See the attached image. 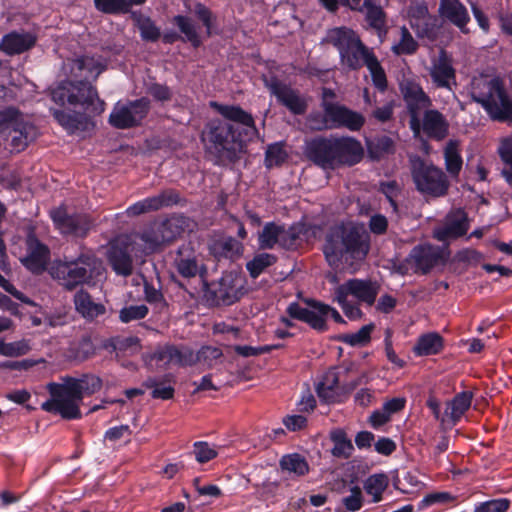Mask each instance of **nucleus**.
<instances>
[{
    "mask_svg": "<svg viewBox=\"0 0 512 512\" xmlns=\"http://www.w3.org/2000/svg\"><path fill=\"white\" fill-rule=\"evenodd\" d=\"M56 228L66 235L84 237L91 228V221L85 214H69L65 207H59L50 212Z\"/></svg>",
    "mask_w": 512,
    "mask_h": 512,
    "instance_id": "nucleus-17",
    "label": "nucleus"
},
{
    "mask_svg": "<svg viewBox=\"0 0 512 512\" xmlns=\"http://www.w3.org/2000/svg\"><path fill=\"white\" fill-rule=\"evenodd\" d=\"M388 477L384 474L371 475L364 483V489L368 495L372 496V502L381 501L383 492L388 487Z\"/></svg>",
    "mask_w": 512,
    "mask_h": 512,
    "instance_id": "nucleus-43",
    "label": "nucleus"
},
{
    "mask_svg": "<svg viewBox=\"0 0 512 512\" xmlns=\"http://www.w3.org/2000/svg\"><path fill=\"white\" fill-rule=\"evenodd\" d=\"M343 504L348 511L355 512L360 510L363 504L361 489L358 486H354L351 489V495L343 498Z\"/></svg>",
    "mask_w": 512,
    "mask_h": 512,
    "instance_id": "nucleus-60",
    "label": "nucleus"
},
{
    "mask_svg": "<svg viewBox=\"0 0 512 512\" xmlns=\"http://www.w3.org/2000/svg\"><path fill=\"white\" fill-rule=\"evenodd\" d=\"M331 439L334 443L332 449L334 456L348 458L352 454L354 447L343 430L338 429L333 431L331 433Z\"/></svg>",
    "mask_w": 512,
    "mask_h": 512,
    "instance_id": "nucleus-45",
    "label": "nucleus"
},
{
    "mask_svg": "<svg viewBox=\"0 0 512 512\" xmlns=\"http://www.w3.org/2000/svg\"><path fill=\"white\" fill-rule=\"evenodd\" d=\"M438 11L442 18L455 25L462 33H469L467 24L470 21V16L460 0H440Z\"/></svg>",
    "mask_w": 512,
    "mask_h": 512,
    "instance_id": "nucleus-28",
    "label": "nucleus"
},
{
    "mask_svg": "<svg viewBox=\"0 0 512 512\" xmlns=\"http://www.w3.org/2000/svg\"><path fill=\"white\" fill-rule=\"evenodd\" d=\"M36 38L29 32H10L0 41V50L8 55L21 54L35 45Z\"/></svg>",
    "mask_w": 512,
    "mask_h": 512,
    "instance_id": "nucleus-29",
    "label": "nucleus"
},
{
    "mask_svg": "<svg viewBox=\"0 0 512 512\" xmlns=\"http://www.w3.org/2000/svg\"><path fill=\"white\" fill-rule=\"evenodd\" d=\"M468 229L466 213L461 209H456L445 217L443 224L435 228L433 234L438 241L445 242L465 235Z\"/></svg>",
    "mask_w": 512,
    "mask_h": 512,
    "instance_id": "nucleus-22",
    "label": "nucleus"
},
{
    "mask_svg": "<svg viewBox=\"0 0 512 512\" xmlns=\"http://www.w3.org/2000/svg\"><path fill=\"white\" fill-rule=\"evenodd\" d=\"M339 381V372L335 369L328 370L316 388L319 398L327 403L338 401L339 397L345 392Z\"/></svg>",
    "mask_w": 512,
    "mask_h": 512,
    "instance_id": "nucleus-31",
    "label": "nucleus"
},
{
    "mask_svg": "<svg viewBox=\"0 0 512 512\" xmlns=\"http://www.w3.org/2000/svg\"><path fill=\"white\" fill-rule=\"evenodd\" d=\"M472 398L473 394L470 391H463L456 394L454 398L448 402L441 422L447 423L450 426L456 425L464 413L470 408Z\"/></svg>",
    "mask_w": 512,
    "mask_h": 512,
    "instance_id": "nucleus-32",
    "label": "nucleus"
},
{
    "mask_svg": "<svg viewBox=\"0 0 512 512\" xmlns=\"http://www.w3.org/2000/svg\"><path fill=\"white\" fill-rule=\"evenodd\" d=\"M277 261V257L269 253H260L247 262L246 269L252 278H257L264 270L272 266Z\"/></svg>",
    "mask_w": 512,
    "mask_h": 512,
    "instance_id": "nucleus-44",
    "label": "nucleus"
},
{
    "mask_svg": "<svg viewBox=\"0 0 512 512\" xmlns=\"http://www.w3.org/2000/svg\"><path fill=\"white\" fill-rule=\"evenodd\" d=\"M372 330L373 325H365L355 333L343 335L341 340L350 346H364L370 341Z\"/></svg>",
    "mask_w": 512,
    "mask_h": 512,
    "instance_id": "nucleus-49",
    "label": "nucleus"
},
{
    "mask_svg": "<svg viewBox=\"0 0 512 512\" xmlns=\"http://www.w3.org/2000/svg\"><path fill=\"white\" fill-rule=\"evenodd\" d=\"M497 152L505 167H512V137L502 138Z\"/></svg>",
    "mask_w": 512,
    "mask_h": 512,
    "instance_id": "nucleus-59",
    "label": "nucleus"
},
{
    "mask_svg": "<svg viewBox=\"0 0 512 512\" xmlns=\"http://www.w3.org/2000/svg\"><path fill=\"white\" fill-rule=\"evenodd\" d=\"M279 346H259V347H253L249 345H237L234 347V351L242 356V357H252V356H258L260 354L268 353L274 348H278Z\"/></svg>",
    "mask_w": 512,
    "mask_h": 512,
    "instance_id": "nucleus-58",
    "label": "nucleus"
},
{
    "mask_svg": "<svg viewBox=\"0 0 512 512\" xmlns=\"http://www.w3.org/2000/svg\"><path fill=\"white\" fill-rule=\"evenodd\" d=\"M370 249V236L361 224L348 222L335 225L325 236L323 253L328 264L353 266L363 261Z\"/></svg>",
    "mask_w": 512,
    "mask_h": 512,
    "instance_id": "nucleus-4",
    "label": "nucleus"
},
{
    "mask_svg": "<svg viewBox=\"0 0 512 512\" xmlns=\"http://www.w3.org/2000/svg\"><path fill=\"white\" fill-rule=\"evenodd\" d=\"M135 241L132 236L119 237L110 244L107 260L112 270L119 276L128 277L133 273L131 254L134 252Z\"/></svg>",
    "mask_w": 512,
    "mask_h": 512,
    "instance_id": "nucleus-14",
    "label": "nucleus"
},
{
    "mask_svg": "<svg viewBox=\"0 0 512 512\" xmlns=\"http://www.w3.org/2000/svg\"><path fill=\"white\" fill-rule=\"evenodd\" d=\"M0 128L11 129V147L17 152L24 150L37 135L35 126L24 121L21 113L14 107L0 110Z\"/></svg>",
    "mask_w": 512,
    "mask_h": 512,
    "instance_id": "nucleus-10",
    "label": "nucleus"
},
{
    "mask_svg": "<svg viewBox=\"0 0 512 512\" xmlns=\"http://www.w3.org/2000/svg\"><path fill=\"white\" fill-rule=\"evenodd\" d=\"M75 81L60 83L52 91V99L60 105L80 107L88 115H100L105 110V102L98 97L91 80L106 69V65L99 59L83 56L70 59L65 64Z\"/></svg>",
    "mask_w": 512,
    "mask_h": 512,
    "instance_id": "nucleus-2",
    "label": "nucleus"
},
{
    "mask_svg": "<svg viewBox=\"0 0 512 512\" xmlns=\"http://www.w3.org/2000/svg\"><path fill=\"white\" fill-rule=\"evenodd\" d=\"M428 8L423 3H413L408 9L409 23L413 26L417 22L429 16Z\"/></svg>",
    "mask_w": 512,
    "mask_h": 512,
    "instance_id": "nucleus-62",
    "label": "nucleus"
},
{
    "mask_svg": "<svg viewBox=\"0 0 512 512\" xmlns=\"http://www.w3.org/2000/svg\"><path fill=\"white\" fill-rule=\"evenodd\" d=\"M305 154L323 169H335L340 165H354L363 155L361 143L352 137H317L306 145Z\"/></svg>",
    "mask_w": 512,
    "mask_h": 512,
    "instance_id": "nucleus-6",
    "label": "nucleus"
},
{
    "mask_svg": "<svg viewBox=\"0 0 512 512\" xmlns=\"http://www.w3.org/2000/svg\"><path fill=\"white\" fill-rule=\"evenodd\" d=\"M146 387L151 388V395L155 399L168 400L174 395V388L159 383L156 379L150 378L145 382Z\"/></svg>",
    "mask_w": 512,
    "mask_h": 512,
    "instance_id": "nucleus-56",
    "label": "nucleus"
},
{
    "mask_svg": "<svg viewBox=\"0 0 512 512\" xmlns=\"http://www.w3.org/2000/svg\"><path fill=\"white\" fill-rule=\"evenodd\" d=\"M174 20L180 31L186 36L187 40L190 41L193 46H199L200 39L193 22L189 18L180 15L176 16Z\"/></svg>",
    "mask_w": 512,
    "mask_h": 512,
    "instance_id": "nucleus-52",
    "label": "nucleus"
},
{
    "mask_svg": "<svg viewBox=\"0 0 512 512\" xmlns=\"http://www.w3.org/2000/svg\"><path fill=\"white\" fill-rule=\"evenodd\" d=\"M411 28L419 38L435 40L438 34V20L435 16L429 15L425 19L417 22Z\"/></svg>",
    "mask_w": 512,
    "mask_h": 512,
    "instance_id": "nucleus-46",
    "label": "nucleus"
},
{
    "mask_svg": "<svg viewBox=\"0 0 512 512\" xmlns=\"http://www.w3.org/2000/svg\"><path fill=\"white\" fill-rule=\"evenodd\" d=\"M180 200L179 194L172 189L164 190L160 194L145 198L134 203L126 209L129 217L139 216L152 211H157L163 207L177 204Z\"/></svg>",
    "mask_w": 512,
    "mask_h": 512,
    "instance_id": "nucleus-24",
    "label": "nucleus"
},
{
    "mask_svg": "<svg viewBox=\"0 0 512 512\" xmlns=\"http://www.w3.org/2000/svg\"><path fill=\"white\" fill-rule=\"evenodd\" d=\"M307 304L308 306L305 307L299 303H291L287 308V313L290 317L309 324L317 331L327 330L325 312L329 310L328 305L315 300H310Z\"/></svg>",
    "mask_w": 512,
    "mask_h": 512,
    "instance_id": "nucleus-18",
    "label": "nucleus"
},
{
    "mask_svg": "<svg viewBox=\"0 0 512 512\" xmlns=\"http://www.w3.org/2000/svg\"><path fill=\"white\" fill-rule=\"evenodd\" d=\"M324 42L337 49L340 64L345 69L359 71L366 67L370 72L374 86L380 91L387 88L386 73L374 49L364 44L354 30L345 26L329 29Z\"/></svg>",
    "mask_w": 512,
    "mask_h": 512,
    "instance_id": "nucleus-3",
    "label": "nucleus"
},
{
    "mask_svg": "<svg viewBox=\"0 0 512 512\" xmlns=\"http://www.w3.org/2000/svg\"><path fill=\"white\" fill-rule=\"evenodd\" d=\"M441 260V251L432 245H418L408 255L406 261L415 265L416 271L428 273Z\"/></svg>",
    "mask_w": 512,
    "mask_h": 512,
    "instance_id": "nucleus-27",
    "label": "nucleus"
},
{
    "mask_svg": "<svg viewBox=\"0 0 512 512\" xmlns=\"http://www.w3.org/2000/svg\"><path fill=\"white\" fill-rule=\"evenodd\" d=\"M302 232V225L286 227L274 222H269L264 225L259 234V246L262 249H273L276 246L284 249H293L297 246Z\"/></svg>",
    "mask_w": 512,
    "mask_h": 512,
    "instance_id": "nucleus-12",
    "label": "nucleus"
},
{
    "mask_svg": "<svg viewBox=\"0 0 512 512\" xmlns=\"http://www.w3.org/2000/svg\"><path fill=\"white\" fill-rule=\"evenodd\" d=\"M454 500V496L448 492H435L426 495L421 501V507H428L434 504H446Z\"/></svg>",
    "mask_w": 512,
    "mask_h": 512,
    "instance_id": "nucleus-61",
    "label": "nucleus"
},
{
    "mask_svg": "<svg viewBox=\"0 0 512 512\" xmlns=\"http://www.w3.org/2000/svg\"><path fill=\"white\" fill-rule=\"evenodd\" d=\"M20 261L32 273L40 274L47 267L49 249L34 234H29L26 239V254Z\"/></svg>",
    "mask_w": 512,
    "mask_h": 512,
    "instance_id": "nucleus-21",
    "label": "nucleus"
},
{
    "mask_svg": "<svg viewBox=\"0 0 512 512\" xmlns=\"http://www.w3.org/2000/svg\"><path fill=\"white\" fill-rule=\"evenodd\" d=\"M147 93L158 101H168L171 99L172 93L166 85L152 83L147 87Z\"/></svg>",
    "mask_w": 512,
    "mask_h": 512,
    "instance_id": "nucleus-64",
    "label": "nucleus"
},
{
    "mask_svg": "<svg viewBox=\"0 0 512 512\" xmlns=\"http://www.w3.org/2000/svg\"><path fill=\"white\" fill-rule=\"evenodd\" d=\"M418 49V43L414 40L409 30L403 26L400 30V40L392 46L396 55H411Z\"/></svg>",
    "mask_w": 512,
    "mask_h": 512,
    "instance_id": "nucleus-47",
    "label": "nucleus"
},
{
    "mask_svg": "<svg viewBox=\"0 0 512 512\" xmlns=\"http://www.w3.org/2000/svg\"><path fill=\"white\" fill-rule=\"evenodd\" d=\"M98 10L104 13L128 12L129 3L126 0H94Z\"/></svg>",
    "mask_w": 512,
    "mask_h": 512,
    "instance_id": "nucleus-54",
    "label": "nucleus"
},
{
    "mask_svg": "<svg viewBox=\"0 0 512 512\" xmlns=\"http://www.w3.org/2000/svg\"><path fill=\"white\" fill-rule=\"evenodd\" d=\"M324 116L331 127L346 128L353 132L361 130L366 121L360 112L337 103H325Z\"/></svg>",
    "mask_w": 512,
    "mask_h": 512,
    "instance_id": "nucleus-16",
    "label": "nucleus"
},
{
    "mask_svg": "<svg viewBox=\"0 0 512 512\" xmlns=\"http://www.w3.org/2000/svg\"><path fill=\"white\" fill-rule=\"evenodd\" d=\"M30 350L27 341L21 340L12 343L0 341V354L8 357H18L25 355Z\"/></svg>",
    "mask_w": 512,
    "mask_h": 512,
    "instance_id": "nucleus-53",
    "label": "nucleus"
},
{
    "mask_svg": "<svg viewBox=\"0 0 512 512\" xmlns=\"http://www.w3.org/2000/svg\"><path fill=\"white\" fill-rule=\"evenodd\" d=\"M147 314L148 307L146 305H130L123 307L119 311V319L123 323H129L131 321L143 319Z\"/></svg>",
    "mask_w": 512,
    "mask_h": 512,
    "instance_id": "nucleus-51",
    "label": "nucleus"
},
{
    "mask_svg": "<svg viewBox=\"0 0 512 512\" xmlns=\"http://www.w3.org/2000/svg\"><path fill=\"white\" fill-rule=\"evenodd\" d=\"M101 387L102 380L91 374H85L80 378L67 377L62 383H49L47 390L50 398L41 404V408L64 419H79L83 398L96 393Z\"/></svg>",
    "mask_w": 512,
    "mask_h": 512,
    "instance_id": "nucleus-5",
    "label": "nucleus"
},
{
    "mask_svg": "<svg viewBox=\"0 0 512 512\" xmlns=\"http://www.w3.org/2000/svg\"><path fill=\"white\" fill-rule=\"evenodd\" d=\"M411 175L416 189L432 197L445 196L449 189V181L444 171L419 156L410 158Z\"/></svg>",
    "mask_w": 512,
    "mask_h": 512,
    "instance_id": "nucleus-9",
    "label": "nucleus"
},
{
    "mask_svg": "<svg viewBox=\"0 0 512 512\" xmlns=\"http://www.w3.org/2000/svg\"><path fill=\"white\" fill-rule=\"evenodd\" d=\"M74 304L77 312L87 320H94L106 312L105 306L95 302L91 295L84 290H80L74 295Z\"/></svg>",
    "mask_w": 512,
    "mask_h": 512,
    "instance_id": "nucleus-33",
    "label": "nucleus"
},
{
    "mask_svg": "<svg viewBox=\"0 0 512 512\" xmlns=\"http://www.w3.org/2000/svg\"><path fill=\"white\" fill-rule=\"evenodd\" d=\"M132 240L135 241V244H137L138 240L143 242L145 244L144 251L146 253L152 252L166 243L158 222H154L143 233L133 236Z\"/></svg>",
    "mask_w": 512,
    "mask_h": 512,
    "instance_id": "nucleus-40",
    "label": "nucleus"
},
{
    "mask_svg": "<svg viewBox=\"0 0 512 512\" xmlns=\"http://www.w3.org/2000/svg\"><path fill=\"white\" fill-rule=\"evenodd\" d=\"M510 507V501L506 498L494 499L481 503L475 512H506Z\"/></svg>",
    "mask_w": 512,
    "mask_h": 512,
    "instance_id": "nucleus-57",
    "label": "nucleus"
},
{
    "mask_svg": "<svg viewBox=\"0 0 512 512\" xmlns=\"http://www.w3.org/2000/svg\"><path fill=\"white\" fill-rule=\"evenodd\" d=\"M151 360L156 361L159 366L174 365H192L195 363V354L186 347L178 348L172 345L159 347L151 356Z\"/></svg>",
    "mask_w": 512,
    "mask_h": 512,
    "instance_id": "nucleus-26",
    "label": "nucleus"
},
{
    "mask_svg": "<svg viewBox=\"0 0 512 512\" xmlns=\"http://www.w3.org/2000/svg\"><path fill=\"white\" fill-rule=\"evenodd\" d=\"M150 110V100L146 97L133 101L117 102L109 115V123L117 129L139 126Z\"/></svg>",
    "mask_w": 512,
    "mask_h": 512,
    "instance_id": "nucleus-11",
    "label": "nucleus"
},
{
    "mask_svg": "<svg viewBox=\"0 0 512 512\" xmlns=\"http://www.w3.org/2000/svg\"><path fill=\"white\" fill-rule=\"evenodd\" d=\"M102 272V261L91 252L82 253L75 260L57 263L50 270L51 276L68 290L99 277Z\"/></svg>",
    "mask_w": 512,
    "mask_h": 512,
    "instance_id": "nucleus-8",
    "label": "nucleus"
},
{
    "mask_svg": "<svg viewBox=\"0 0 512 512\" xmlns=\"http://www.w3.org/2000/svg\"><path fill=\"white\" fill-rule=\"evenodd\" d=\"M137 27L144 40L156 41L160 37V31L152 20L143 15H134Z\"/></svg>",
    "mask_w": 512,
    "mask_h": 512,
    "instance_id": "nucleus-48",
    "label": "nucleus"
},
{
    "mask_svg": "<svg viewBox=\"0 0 512 512\" xmlns=\"http://www.w3.org/2000/svg\"><path fill=\"white\" fill-rule=\"evenodd\" d=\"M415 135L422 131L428 138L435 141L444 140L449 134V122L437 109H428L419 116V124L411 128Z\"/></svg>",
    "mask_w": 512,
    "mask_h": 512,
    "instance_id": "nucleus-19",
    "label": "nucleus"
},
{
    "mask_svg": "<svg viewBox=\"0 0 512 512\" xmlns=\"http://www.w3.org/2000/svg\"><path fill=\"white\" fill-rule=\"evenodd\" d=\"M53 116L58 123L69 132L86 130L90 124L89 118L86 114L54 110Z\"/></svg>",
    "mask_w": 512,
    "mask_h": 512,
    "instance_id": "nucleus-34",
    "label": "nucleus"
},
{
    "mask_svg": "<svg viewBox=\"0 0 512 512\" xmlns=\"http://www.w3.org/2000/svg\"><path fill=\"white\" fill-rule=\"evenodd\" d=\"M210 250L218 258L234 259L242 254L243 246L233 237H223L215 240L211 244Z\"/></svg>",
    "mask_w": 512,
    "mask_h": 512,
    "instance_id": "nucleus-35",
    "label": "nucleus"
},
{
    "mask_svg": "<svg viewBox=\"0 0 512 512\" xmlns=\"http://www.w3.org/2000/svg\"><path fill=\"white\" fill-rule=\"evenodd\" d=\"M211 106L225 119H213L208 122L203 133L207 150L221 163L234 162L244 143L251 141L258 134L254 119L239 106L221 105L216 102H211Z\"/></svg>",
    "mask_w": 512,
    "mask_h": 512,
    "instance_id": "nucleus-1",
    "label": "nucleus"
},
{
    "mask_svg": "<svg viewBox=\"0 0 512 512\" xmlns=\"http://www.w3.org/2000/svg\"><path fill=\"white\" fill-rule=\"evenodd\" d=\"M174 263L178 273L185 278L195 277L200 271L197 255L191 244L179 247Z\"/></svg>",
    "mask_w": 512,
    "mask_h": 512,
    "instance_id": "nucleus-30",
    "label": "nucleus"
},
{
    "mask_svg": "<svg viewBox=\"0 0 512 512\" xmlns=\"http://www.w3.org/2000/svg\"><path fill=\"white\" fill-rule=\"evenodd\" d=\"M379 291V285L370 280L350 279L339 285L334 292L336 297L343 299L349 295L356 298L359 302L369 306L373 305Z\"/></svg>",
    "mask_w": 512,
    "mask_h": 512,
    "instance_id": "nucleus-20",
    "label": "nucleus"
},
{
    "mask_svg": "<svg viewBox=\"0 0 512 512\" xmlns=\"http://www.w3.org/2000/svg\"><path fill=\"white\" fill-rule=\"evenodd\" d=\"M265 84L278 101L292 113L300 115L306 111L307 105L304 99L295 90L283 84L277 78L265 79Z\"/></svg>",
    "mask_w": 512,
    "mask_h": 512,
    "instance_id": "nucleus-25",
    "label": "nucleus"
},
{
    "mask_svg": "<svg viewBox=\"0 0 512 512\" xmlns=\"http://www.w3.org/2000/svg\"><path fill=\"white\" fill-rule=\"evenodd\" d=\"M400 90L410 115V128H414L419 124L421 113L432 107V100L420 83L414 80L406 79L401 82Z\"/></svg>",
    "mask_w": 512,
    "mask_h": 512,
    "instance_id": "nucleus-13",
    "label": "nucleus"
},
{
    "mask_svg": "<svg viewBox=\"0 0 512 512\" xmlns=\"http://www.w3.org/2000/svg\"><path fill=\"white\" fill-rule=\"evenodd\" d=\"M206 297L215 305H231L238 299V287L232 274L223 275L207 286Z\"/></svg>",
    "mask_w": 512,
    "mask_h": 512,
    "instance_id": "nucleus-23",
    "label": "nucleus"
},
{
    "mask_svg": "<svg viewBox=\"0 0 512 512\" xmlns=\"http://www.w3.org/2000/svg\"><path fill=\"white\" fill-rule=\"evenodd\" d=\"M363 6L366 10V20L368 24L378 33L385 30L386 15L383 9L376 5L373 0H364Z\"/></svg>",
    "mask_w": 512,
    "mask_h": 512,
    "instance_id": "nucleus-42",
    "label": "nucleus"
},
{
    "mask_svg": "<svg viewBox=\"0 0 512 512\" xmlns=\"http://www.w3.org/2000/svg\"><path fill=\"white\" fill-rule=\"evenodd\" d=\"M445 167L452 178L459 176L462 169L463 160L460 154V142L451 139L444 148Z\"/></svg>",
    "mask_w": 512,
    "mask_h": 512,
    "instance_id": "nucleus-36",
    "label": "nucleus"
},
{
    "mask_svg": "<svg viewBox=\"0 0 512 512\" xmlns=\"http://www.w3.org/2000/svg\"><path fill=\"white\" fill-rule=\"evenodd\" d=\"M158 223L166 243L176 239L189 227V219L183 215H174Z\"/></svg>",
    "mask_w": 512,
    "mask_h": 512,
    "instance_id": "nucleus-37",
    "label": "nucleus"
},
{
    "mask_svg": "<svg viewBox=\"0 0 512 512\" xmlns=\"http://www.w3.org/2000/svg\"><path fill=\"white\" fill-rule=\"evenodd\" d=\"M427 71L434 88L445 89L454 94L457 86L456 69L452 58L445 50H441L437 57L431 59Z\"/></svg>",
    "mask_w": 512,
    "mask_h": 512,
    "instance_id": "nucleus-15",
    "label": "nucleus"
},
{
    "mask_svg": "<svg viewBox=\"0 0 512 512\" xmlns=\"http://www.w3.org/2000/svg\"><path fill=\"white\" fill-rule=\"evenodd\" d=\"M280 467L282 471L289 474H293L297 477L306 475L309 472V464L305 457L298 454L292 453L282 456L280 459Z\"/></svg>",
    "mask_w": 512,
    "mask_h": 512,
    "instance_id": "nucleus-41",
    "label": "nucleus"
},
{
    "mask_svg": "<svg viewBox=\"0 0 512 512\" xmlns=\"http://www.w3.org/2000/svg\"><path fill=\"white\" fill-rule=\"evenodd\" d=\"M193 448L195 459L199 463H206L218 455L216 449L204 441L195 442Z\"/></svg>",
    "mask_w": 512,
    "mask_h": 512,
    "instance_id": "nucleus-55",
    "label": "nucleus"
},
{
    "mask_svg": "<svg viewBox=\"0 0 512 512\" xmlns=\"http://www.w3.org/2000/svg\"><path fill=\"white\" fill-rule=\"evenodd\" d=\"M473 101L480 104L492 120L512 122V98L497 76L480 74L469 85Z\"/></svg>",
    "mask_w": 512,
    "mask_h": 512,
    "instance_id": "nucleus-7",
    "label": "nucleus"
},
{
    "mask_svg": "<svg viewBox=\"0 0 512 512\" xmlns=\"http://www.w3.org/2000/svg\"><path fill=\"white\" fill-rule=\"evenodd\" d=\"M144 294L148 303L156 305L157 307H162L165 305L161 291L156 289L147 281H144Z\"/></svg>",
    "mask_w": 512,
    "mask_h": 512,
    "instance_id": "nucleus-63",
    "label": "nucleus"
},
{
    "mask_svg": "<svg viewBox=\"0 0 512 512\" xmlns=\"http://www.w3.org/2000/svg\"><path fill=\"white\" fill-rule=\"evenodd\" d=\"M287 158V153L282 143H274L268 146L265 153V165L268 168L281 165Z\"/></svg>",
    "mask_w": 512,
    "mask_h": 512,
    "instance_id": "nucleus-50",
    "label": "nucleus"
},
{
    "mask_svg": "<svg viewBox=\"0 0 512 512\" xmlns=\"http://www.w3.org/2000/svg\"><path fill=\"white\" fill-rule=\"evenodd\" d=\"M443 348V339L438 333H427L419 337L413 351L418 356L438 354Z\"/></svg>",
    "mask_w": 512,
    "mask_h": 512,
    "instance_id": "nucleus-38",
    "label": "nucleus"
},
{
    "mask_svg": "<svg viewBox=\"0 0 512 512\" xmlns=\"http://www.w3.org/2000/svg\"><path fill=\"white\" fill-rule=\"evenodd\" d=\"M132 240L135 241V244H137L138 240L143 242L145 244L144 251L146 253L152 252L166 243L158 222H154L143 233L133 236Z\"/></svg>",
    "mask_w": 512,
    "mask_h": 512,
    "instance_id": "nucleus-39",
    "label": "nucleus"
}]
</instances>
